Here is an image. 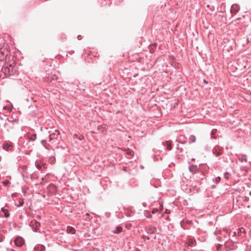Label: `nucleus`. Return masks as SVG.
I'll use <instances>...</instances> for the list:
<instances>
[{
  "label": "nucleus",
  "instance_id": "nucleus-1",
  "mask_svg": "<svg viewBox=\"0 0 251 251\" xmlns=\"http://www.w3.org/2000/svg\"><path fill=\"white\" fill-rule=\"evenodd\" d=\"M1 71L6 76H10L17 74L18 68L14 62H9L5 63Z\"/></svg>",
  "mask_w": 251,
  "mask_h": 251
},
{
  "label": "nucleus",
  "instance_id": "nucleus-2",
  "mask_svg": "<svg viewBox=\"0 0 251 251\" xmlns=\"http://www.w3.org/2000/svg\"><path fill=\"white\" fill-rule=\"evenodd\" d=\"M18 123L17 120H9L5 116L3 117H0V126H10L12 124H18Z\"/></svg>",
  "mask_w": 251,
  "mask_h": 251
},
{
  "label": "nucleus",
  "instance_id": "nucleus-3",
  "mask_svg": "<svg viewBox=\"0 0 251 251\" xmlns=\"http://www.w3.org/2000/svg\"><path fill=\"white\" fill-rule=\"evenodd\" d=\"M9 51L6 48L0 49V61H3L5 57L9 54Z\"/></svg>",
  "mask_w": 251,
  "mask_h": 251
},
{
  "label": "nucleus",
  "instance_id": "nucleus-4",
  "mask_svg": "<svg viewBox=\"0 0 251 251\" xmlns=\"http://www.w3.org/2000/svg\"><path fill=\"white\" fill-rule=\"evenodd\" d=\"M57 79V76L55 74H51V75L48 74V76H46V79L47 81L51 82L52 83H54V81Z\"/></svg>",
  "mask_w": 251,
  "mask_h": 251
},
{
  "label": "nucleus",
  "instance_id": "nucleus-5",
  "mask_svg": "<svg viewBox=\"0 0 251 251\" xmlns=\"http://www.w3.org/2000/svg\"><path fill=\"white\" fill-rule=\"evenodd\" d=\"M14 243L15 245L20 247L24 245L25 242L23 238L21 237H18L15 239V240H14Z\"/></svg>",
  "mask_w": 251,
  "mask_h": 251
},
{
  "label": "nucleus",
  "instance_id": "nucleus-6",
  "mask_svg": "<svg viewBox=\"0 0 251 251\" xmlns=\"http://www.w3.org/2000/svg\"><path fill=\"white\" fill-rule=\"evenodd\" d=\"M30 226L35 231H37L40 226V224L37 221L34 220L31 222Z\"/></svg>",
  "mask_w": 251,
  "mask_h": 251
},
{
  "label": "nucleus",
  "instance_id": "nucleus-7",
  "mask_svg": "<svg viewBox=\"0 0 251 251\" xmlns=\"http://www.w3.org/2000/svg\"><path fill=\"white\" fill-rule=\"evenodd\" d=\"M240 10V7L237 4H233L231 6L230 12L231 13L236 14Z\"/></svg>",
  "mask_w": 251,
  "mask_h": 251
},
{
  "label": "nucleus",
  "instance_id": "nucleus-8",
  "mask_svg": "<svg viewBox=\"0 0 251 251\" xmlns=\"http://www.w3.org/2000/svg\"><path fill=\"white\" fill-rule=\"evenodd\" d=\"M12 147V143H6L3 145V148L4 150L8 151L11 150Z\"/></svg>",
  "mask_w": 251,
  "mask_h": 251
},
{
  "label": "nucleus",
  "instance_id": "nucleus-9",
  "mask_svg": "<svg viewBox=\"0 0 251 251\" xmlns=\"http://www.w3.org/2000/svg\"><path fill=\"white\" fill-rule=\"evenodd\" d=\"M67 232L68 233L74 234L75 233V230L74 227L70 226H68L67 228Z\"/></svg>",
  "mask_w": 251,
  "mask_h": 251
},
{
  "label": "nucleus",
  "instance_id": "nucleus-10",
  "mask_svg": "<svg viewBox=\"0 0 251 251\" xmlns=\"http://www.w3.org/2000/svg\"><path fill=\"white\" fill-rule=\"evenodd\" d=\"M148 233L152 234L156 232V228L154 226H150L148 227Z\"/></svg>",
  "mask_w": 251,
  "mask_h": 251
},
{
  "label": "nucleus",
  "instance_id": "nucleus-11",
  "mask_svg": "<svg viewBox=\"0 0 251 251\" xmlns=\"http://www.w3.org/2000/svg\"><path fill=\"white\" fill-rule=\"evenodd\" d=\"M189 170L191 172H192L193 174L196 173L198 170L197 166L192 165V166H190Z\"/></svg>",
  "mask_w": 251,
  "mask_h": 251
},
{
  "label": "nucleus",
  "instance_id": "nucleus-12",
  "mask_svg": "<svg viewBox=\"0 0 251 251\" xmlns=\"http://www.w3.org/2000/svg\"><path fill=\"white\" fill-rule=\"evenodd\" d=\"M196 243V242L195 240H193V239H189L188 240V245L190 246H193L194 245H195Z\"/></svg>",
  "mask_w": 251,
  "mask_h": 251
},
{
  "label": "nucleus",
  "instance_id": "nucleus-13",
  "mask_svg": "<svg viewBox=\"0 0 251 251\" xmlns=\"http://www.w3.org/2000/svg\"><path fill=\"white\" fill-rule=\"evenodd\" d=\"M165 145L166 146V147H167V149L168 150L170 151L172 149L171 142L166 141Z\"/></svg>",
  "mask_w": 251,
  "mask_h": 251
},
{
  "label": "nucleus",
  "instance_id": "nucleus-14",
  "mask_svg": "<svg viewBox=\"0 0 251 251\" xmlns=\"http://www.w3.org/2000/svg\"><path fill=\"white\" fill-rule=\"evenodd\" d=\"M122 230V227L121 226H117L116 228V230L114 231V232L115 233H120Z\"/></svg>",
  "mask_w": 251,
  "mask_h": 251
},
{
  "label": "nucleus",
  "instance_id": "nucleus-15",
  "mask_svg": "<svg viewBox=\"0 0 251 251\" xmlns=\"http://www.w3.org/2000/svg\"><path fill=\"white\" fill-rule=\"evenodd\" d=\"M1 210H2L3 211V212H4V216H5V217L6 218L8 217H9V213H8V211L7 210L4 209H3V208H2V209H1Z\"/></svg>",
  "mask_w": 251,
  "mask_h": 251
},
{
  "label": "nucleus",
  "instance_id": "nucleus-16",
  "mask_svg": "<svg viewBox=\"0 0 251 251\" xmlns=\"http://www.w3.org/2000/svg\"><path fill=\"white\" fill-rule=\"evenodd\" d=\"M37 250H39V251H45V248L43 245H40V246L37 248Z\"/></svg>",
  "mask_w": 251,
  "mask_h": 251
},
{
  "label": "nucleus",
  "instance_id": "nucleus-17",
  "mask_svg": "<svg viewBox=\"0 0 251 251\" xmlns=\"http://www.w3.org/2000/svg\"><path fill=\"white\" fill-rule=\"evenodd\" d=\"M126 153L129 155H133L134 154V152L132 151H131L130 150H127Z\"/></svg>",
  "mask_w": 251,
  "mask_h": 251
},
{
  "label": "nucleus",
  "instance_id": "nucleus-18",
  "mask_svg": "<svg viewBox=\"0 0 251 251\" xmlns=\"http://www.w3.org/2000/svg\"><path fill=\"white\" fill-rule=\"evenodd\" d=\"M2 183L4 185L6 186L10 183V181L9 180H6L3 181L2 182Z\"/></svg>",
  "mask_w": 251,
  "mask_h": 251
},
{
  "label": "nucleus",
  "instance_id": "nucleus-19",
  "mask_svg": "<svg viewBox=\"0 0 251 251\" xmlns=\"http://www.w3.org/2000/svg\"><path fill=\"white\" fill-rule=\"evenodd\" d=\"M239 230L240 232L241 233L240 235H241L242 233H244L245 231V229L244 228H241ZM238 234H239V235H240L239 233H238Z\"/></svg>",
  "mask_w": 251,
  "mask_h": 251
},
{
  "label": "nucleus",
  "instance_id": "nucleus-20",
  "mask_svg": "<svg viewBox=\"0 0 251 251\" xmlns=\"http://www.w3.org/2000/svg\"><path fill=\"white\" fill-rule=\"evenodd\" d=\"M24 202V201L23 200H22L20 201L19 204V205L16 204V205H17L19 207V206H22L23 205Z\"/></svg>",
  "mask_w": 251,
  "mask_h": 251
},
{
  "label": "nucleus",
  "instance_id": "nucleus-21",
  "mask_svg": "<svg viewBox=\"0 0 251 251\" xmlns=\"http://www.w3.org/2000/svg\"><path fill=\"white\" fill-rule=\"evenodd\" d=\"M224 176L225 177L228 179V177H229V174L228 173H226L225 174H224Z\"/></svg>",
  "mask_w": 251,
  "mask_h": 251
},
{
  "label": "nucleus",
  "instance_id": "nucleus-22",
  "mask_svg": "<svg viewBox=\"0 0 251 251\" xmlns=\"http://www.w3.org/2000/svg\"><path fill=\"white\" fill-rule=\"evenodd\" d=\"M220 180H221V178H220V177H219V176L217 177L216 178V181L217 182H219L220 181Z\"/></svg>",
  "mask_w": 251,
  "mask_h": 251
},
{
  "label": "nucleus",
  "instance_id": "nucleus-23",
  "mask_svg": "<svg viewBox=\"0 0 251 251\" xmlns=\"http://www.w3.org/2000/svg\"><path fill=\"white\" fill-rule=\"evenodd\" d=\"M36 167L38 169H40L41 168V166L39 164H37Z\"/></svg>",
  "mask_w": 251,
  "mask_h": 251
},
{
  "label": "nucleus",
  "instance_id": "nucleus-24",
  "mask_svg": "<svg viewBox=\"0 0 251 251\" xmlns=\"http://www.w3.org/2000/svg\"><path fill=\"white\" fill-rule=\"evenodd\" d=\"M216 130H213L212 131V135H213L215 134V133L216 132Z\"/></svg>",
  "mask_w": 251,
  "mask_h": 251
},
{
  "label": "nucleus",
  "instance_id": "nucleus-25",
  "mask_svg": "<svg viewBox=\"0 0 251 251\" xmlns=\"http://www.w3.org/2000/svg\"><path fill=\"white\" fill-rule=\"evenodd\" d=\"M77 39H78V40H81V35H78V36H77Z\"/></svg>",
  "mask_w": 251,
  "mask_h": 251
},
{
  "label": "nucleus",
  "instance_id": "nucleus-26",
  "mask_svg": "<svg viewBox=\"0 0 251 251\" xmlns=\"http://www.w3.org/2000/svg\"><path fill=\"white\" fill-rule=\"evenodd\" d=\"M50 187L51 188H53V189L55 188V186L53 185H50Z\"/></svg>",
  "mask_w": 251,
  "mask_h": 251
},
{
  "label": "nucleus",
  "instance_id": "nucleus-27",
  "mask_svg": "<svg viewBox=\"0 0 251 251\" xmlns=\"http://www.w3.org/2000/svg\"><path fill=\"white\" fill-rule=\"evenodd\" d=\"M192 141L194 142L195 141V138L194 137H192Z\"/></svg>",
  "mask_w": 251,
  "mask_h": 251
},
{
  "label": "nucleus",
  "instance_id": "nucleus-28",
  "mask_svg": "<svg viewBox=\"0 0 251 251\" xmlns=\"http://www.w3.org/2000/svg\"><path fill=\"white\" fill-rule=\"evenodd\" d=\"M203 82L205 83H207V82L205 80H203Z\"/></svg>",
  "mask_w": 251,
  "mask_h": 251
},
{
  "label": "nucleus",
  "instance_id": "nucleus-29",
  "mask_svg": "<svg viewBox=\"0 0 251 251\" xmlns=\"http://www.w3.org/2000/svg\"><path fill=\"white\" fill-rule=\"evenodd\" d=\"M219 16H221L222 18L224 17V15H220Z\"/></svg>",
  "mask_w": 251,
  "mask_h": 251
}]
</instances>
